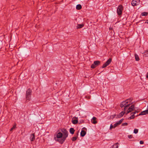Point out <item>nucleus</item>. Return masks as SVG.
<instances>
[{"instance_id":"4","label":"nucleus","mask_w":148,"mask_h":148,"mask_svg":"<svg viewBox=\"0 0 148 148\" xmlns=\"http://www.w3.org/2000/svg\"><path fill=\"white\" fill-rule=\"evenodd\" d=\"M123 10V6L121 5L119 6L117 10V13L118 15H121L122 14Z\"/></svg>"},{"instance_id":"22","label":"nucleus","mask_w":148,"mask_h":148,"mask_svg":"<svg viewBox=\"0 0 148 148\" xmlns=\"http://www.w3.org/2000/svg\"><path fill=\"white\" fill-rule=\"evenodd\" d=\"M134 114H134V113L132 115V116L130 117L129 118V119H132L134 118V117L135 116L134 115Z\"/></svg>"},{"instance_id":"14","label":"nucleus","mask_w":148,"mask_h":148,"mask_svg":"<svg viewBox=\"0 0 148 148\" xmlns=\"http://www.w3.org/2000/svg\"><path fill=\"white\" fill-rule=\"evenodd\" d=\"M84 25L83 24H78L76 26V28L77 29L81 28L83 27Z\"/></svg>"},{"instance_id":"28","label":"nucleus","mask_w":148,"mask_h":148,"mask_svg":"<svg viewBox=\"0 0 148 148\" xmlns=\"http://www.w3.org/2000/svg\"><path fill=\"white\" fill-rule=\"evenodd\" d=\"M128 137L129 138H132V135H128Z\"/></svg>"},{"instance_id":"3","label":"nucleus","mask_w":148,"mask_h":148,"mask_svg":"<svg viewBox=\"0 0 148 148\" xmlns=\"http://www.w3.org/2000/svg\"><path fill=\"white\" fill-rule=\"evenodd\" d=\"M32 92V90L30 89H28L26 91V102H27L31 99V95Z\"/></svg>"},{"instance_id":"17","label":"nucleus","mask_w":148,"mask_h":148,"mask_svg":"<svg viewBox=\"0 0 148 148\" xmlns=\"http://www.w3.org/2000/svg\"><path fill=\"white\" fill-rule=\"evenodd\" d=\"M75 132V130L73 128H71L70 129V133L72 134H73Z\"/></svg>"},{"instance_id":"26","label":"nucleus","mask_w":148,"mask_h":148,"mask_svg":"<svg viewBox=\"0 0 148 148\" xmlns=\"http://www.w3.org/2000/svg\"><path fill=\"white\" fill-rule=\"evenodd\" d=\"M113 128H114V125H113L112 124H111L110 125V130H111Z\"/></svg>"},{"instance_id":"25","label":"nucleus","mask_w":148,"mask_h":148,"mask_svg":"<svg viewBox=\"0 0 148 148\" xmlns=\"http://www.w3.org/2000/svg\"><path fill=\"white\" fill-rule=\"evenodd\" d=\"M16 125H14L13 126V127H12L10 129V131H12V130L14 129L15 127H16Z\"/></svg>"},{"instance_id":"24","label":"nucleus","mask_w":148,"mask_h":148,"mask_svg":"<svg viewBox=\"0 0 148 148\" xmlns=\"http://www.w3.org/2000/svg\"><path fill=\"white\" fill-rule=\"evenodd\" d=\"M116 115H113L110 116V118L111 119H113L114 117H115Z\"/></svg>"},{"instance_id":"1","label":"nucleus","mask_w":148,"mask_h":148,"mask_svg":"<svg viewBox=\"0 0 148 148\" xmlns=\"http://www.w3.org/2000/svg\"><path fill=\"white\" fill-rule=\"evenodd\" d=\"M132 100V99L130 98L129 99H127L125 101L122 102L120 105V106L121 108L124 107L123 111L121 112L118 116V118L122 117L125 113V111H127L126 114H128L133 111L134 109V106L131 105L130 103Z\"/></svg>"},{"instance_id":"20","label":"nucleus","mask_w":148,"mask_h":148,"mask_svg":"<svg viewBox=\"0 0 148 148\" xmlns=\"http://www.w3.org/2000/svg\"><path fill=\"white\" fill-rule=\"evenodd\" d=\"M148 13L147 12H144L142 13L141 15L142 16H147Z\"/></svg>"},{"instance_id":"18","label":"nucleus","mask_w":148,"mask_h":148,"mask_svg":"<svg viewBox=\"0 0 148 148\" xmlns=\"http://www.w3.org/2000/svg\"><path fill=\"white\" fill-rule=\"evenodd\" d=\"M135 59L136 61H138L139 60V58L137 54H135Z\"/></svg>"},{"instance_id":"16","label":"nucleus","mask_w":148,"mask_h":148,"mask_svg":"<svg viewBox=\"0 0 148 148\" xmlns=\"http://www.w3.org/2000/svg\"><path fill=\"white\" fill-rule=\"evenodd\" d=\"M82 7L80 4H78L76 5V8L77 10H80L82 8Z\"/></svg>"},{"instance_id":"2","label":"nucleus","mask_w":148,"mask_h":148,"mask_svg":"<svg viewBox=\"0 0 148 148\" xmlns=\"http://www.w3.org/2000/svg\"><path fill=\"white\" fill-rule=\"evenodd\" d=\"M61 131L62 133L60 132L58 133L57 135V137L58 138H62V139L59 141L60 143L62 144L67 137L68 133L65 129H62L61 130Z\"/></svg>"},{"instance_id":"12","label":"nucleus","mask_w":148,"mask_h":148,"mask_svg":"<svg viewBox=\"0 0 148 148\" xmlns=\"http://www.w3.org/2000/svg\"><path fill=\"white\" fill-rule=\"evenodd\" d=\"M35 139V135L34 134H32L31 135L30 140L31 141H34Z\"/></svg>"},{"instance_id":"21","label":"nucleus","mask_w":148,"mask_h":148,"mask_svg":"<svg viewBox=\"0 0 148 148\" xmlns=\"http://www.w3.org/2000/svg\"><path fill=\"white\" fill-rule=\"evenodd\" d=\"M138 129H135L134 130V133L135 134H137L138 133Z\"/></svg>"},{"instance_id":"10","label":"nucleus","mask_w":148,"mask_h":148,"mask_svg":"<svg viewBox=\"0 0 148 148\" xmlns=\"http://www.w3.org/2000/svg\"><path fill=\"white\" fill-rule=\"evenodd\" d=\"M97 118L95 117H93L91 119V121L92 123L94 124L97 123V121H96Z\"/></svg>"},{"instance_id":"15","label":"nucleus","mask_w":148,"mask_h":148,"mask_svg":"<svg viewBox=\"0 0 148 148\" xmlns=\"http://www.w3.org/2000/svg\"><path fill=\"white\" fill-rule=\"evenodd\" d=\"M86 134V132L84 130H82L80 133V135L81 136L83 137Z\"/></svg>"},{"instance_id":"23","label":"nucleus","mask_w":148,"mask_h":148,"mask_svg":"<svg viewBox=\"0 0 148 148\" xmlns=\"http://www.w3.org/2000/svg\"><path fill=\"white\" fill-rule=\"evenodd\" d=\"M77 138V137H73L72 138V140L73 141H75V140H76Z\"/></svg>"},{"instance_id":"30","label":"nucleus","mask_w":148,"mask_h":148,"mask_svg":"<svg viewBox=\"0 0 148 148\" xmlns=\"http://www.w3.org/2000/svg\"><path fill=\"white\" fill-rule=\"evenodd\" d=\"M139 112V111H135V112H134V114H136V113H138V112Z\"/></svg>"},{"instance_id":"7","label":"nucleus","mask_w":148,"mask_h":148,"mask_svg":"<svg viewBox=\"0 0 148 148\" xmlns=\"http://www.w3.org/2000/svg\"><path fill=\"white\" fill-rule=\"evenodd\" d=\"M112 61L111 58H109L107 61L102 66V68H104L106 67L107 66L109 65L110 63H111Z\"/></svg>"},{"instance_id":"31","label":"nucleus","mask_w":148,"mask_h":148,"mask_svg":"<svg viewBox=\"0 0 148 148\" xmlns=\"http://www.w3.org/2000/svg\"><path fill=\"white\" fill-rule=\"evenodd\" d=\"M146 23H148V21H146Z\"/></svg>"},{"instance_id":"27","label":"nucleus","mask_w":148,"mask_h":148,"mask_svg":"<svg viewBox=\"0 0 148 148\" xmlns=\"http://www.w3.org/2000/svg\"><path fill=\"white\" fill-rule=\"evenodd\" d=\"M128 124L127 123H125L122 124V126H127V125Z\"/></svg>"},{"instance_id":"13","label":"nucleus","mask_w":148,"mask_h":148,"mask_svg":"<svg viewBox=\"0 0 148 148\" xmlns=\"http://www.w3.org/2000/svg\"><path fill=\"white\" fill-rule=\"evenodd\" d=\"M119 144L118 143H115L113 146L112 148H118Z\"/></svg>"},{"instance_id":"33","label":"nucleus","mask_w":148,"mask_h":148,"mask_svg":"<svg viewBox=\"0 0 148 148\" xmlns=\"http://www.w3.org/2000/svg\"><path fill=\"white\" fill-rule=\"evenodd\" d=\"M138 115L137 114V115H136H136H135V116H137Z\"/></svg>"},{"instance_id":"19","label":"nucleus","mask_w":148,"mask_h":148,"mask_svg":"<svg viewBox=\"0 0 148 148\" xmlns=\"http://www.w3.org/2000/svg\"><path fill=\"white\" fill-rule=\"evenodd\" d=\"M144 56H145V57H148V50L145 51V52Z\"/></svg>"},{"instance_id":"29","label":"nucleus","mask_w":148,"mask_h":148,"mask_svg":"<svg viewBox=\"0 0 148 148\" xmlns=\"http://www.w3.org/2000/svg\"><path fill=\"white\" fill-rule=\"evenodd\" d=\"M140 144H143L144 143V142L143 141L141 140L140 141Z\"/></svg>"},{"instance_id":"6","label":"nucleus","mask_w":148,"mask_h":148,"mask_svg":"<svg viewBox=\"0 0 148 148\" xmlns=\"http://www.w3.org/2000/svg\"><path fill=\"white\" fill-rule=\"evenodd\" d=\"M140 0H133L131 2L132 5L133 6H135L140 4Z\"/></svg>"},{"instance_id":"9","label":"nucleus","mask_w":148,"mask_h":148,"mask_svg":"<svg viewBox=\"0 0 148 148\" xmlns=\"http://www.w3.org/2000/svg\"><path fill=\"white\" fill-rule=\"evenodd\" d=\"M148 114V108L147 110L143 111L141 112L138 115H145L146 114Z\"/></svg>"},{"instance_id":"32","label":"nucleus","mask_w":148,"mask_h":148,"mask_svg":"<svg viewBox=\"0 0 148 148\" xmlns=\"http://www.w3.org/2000/svg\"><path fill=\"white\" fill-rule=\"evenodd\" d=\"M146 77L148 78V75H146Z\"/></svg>"},{"instance_id":"11","label":"nucleus","mask_w":148,"mask_h":148,"mask_svg":"<svg viewBox=\"0 0 148 148\" xmlns=\"http://www.w3.org/2000/svg\"><path fill=\"white\" fill-rule=\"evenodd\" d=\"M77 119H75V118H73L72 120V122L73 124H75L77 123H78Z\"/></svg>"},{"instance_id":"5","label":"nucleus","mask_w":148,"mask_h":148,"mask_svg":"<svg viewBox=\"0 0 148 148\" xmlns=\"http://www.w3.org/2000/svg\"><path fill=\"white\" fill-rule=\"evenodd\" d=\"M100 62L99 61H96L94 62V63L91 65V67L92 69L95 68L96 66L100 64Z\"/></svg>"},{"instance_id":"8","label":"nucleus","mask_w":148,"mask_h":148,"mask_svg":"<svg viewBox=\"0 0 148 148\" xmlns=\"http://www.w3.org/2000/svg\"><path fill=\"white\" fill-rule=\"evenodd\" d=\"M123 120L124 119H121L119 121H117L115 123L114 125V128H115L117 126L120 125L121 123L123 121Z\"/></svg>"},{"instance_id":"34","label":"nucleus","mask_w":148,"mask_h":148,"mask_svg":"<svg viewBox=\"0 0 148 148\" xmlns=\"http://www.w3.org/2000/svg\"><path fill=\"white\" fill-rule=\"evenodd\" d=\"M147 75H148V73H147Z\"/></svg>"}]
</instances>
